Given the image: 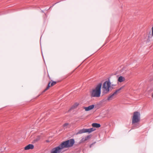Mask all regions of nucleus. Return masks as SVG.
Returning <instances> with one entry per match:
<instances>
[{"mask_svg": "<svg viewBox=\"0 0 153 153\" xmlns=\"http://www.w3.org/2000/svg\"><path fill=\"white\" fill-rule=\"evenodd\" d=\"M34 148V146L32 144H29L27 146H26L25 148L24 149L25 150H29V149H33Z\"/></svg>", "mask_w": 153, "mask_h": 153, "instance_id": "11", "label": "nucleus"}, {"mask_svg": "<svg viewBox=\"0 0 153 153\" xmlns=\"http://www.w3.org/2000/svg\"><path fill=\"white\" fill-rule=\"evenodd\" d=\"M125 80V78L124 77L121 76H120L118 79V81L120 82H121Z\"/></svg>", "mask_w": 153, "mask_h": 153, "instance_id": "12", "label": "nucleus"}, {"mask_svg": "<svg viewBox=\"0 0 153 153\" xmlns=\"http://www.w3.org/2000/svg\"><path fill=\"white\" fill-rule=\"evenodd\" d=\"M124 86L121 87L119 89L116 90L112 94H110L108 97L107 100L108 101L111 100L116 97L117 95L119 93V91L124 88Z\"/></svg>", "mask_w": 153, "mask_h": 153, "instance_id": "5", "label": "nucleus"}, {"mask_svg": "<svg viewBox=\"0 0 153 153\" xmlns=\"http://www.w3.org/2000/svg\"><path fill=\"white\" fill-rule=\"evenodd\" d=\"M94 105H92L88 107H84L83 108L85 109V111H88L94 108Z\"/></svg>", "mask_w": 153, "mask_h": 153, "instance_id": "10", "label": "nucleus"}, {"mask_svg": "<svg viewBox=\"0 0 153 153\" xmlns=\"http://www.w3.org/2000/svg\"><path fill=\"white\" fill-rule=\"evenodd\" d=\"M91 137L90 135H88L87 136L82 138L81 140H80V143H82L86 141L87 140L90 139Z\"/></svg>", "mask_w": 153, "mask_h": 153, "instance_id": "9", "label": "nucleus"}, {"mask_svg": "<svg viewBox=\"0 0 153 153\" xmlns=\"http://www.w3.org/2000/svg\"><path fill=\"white\" fill-rule=\"evenodd\" d=\"M58 82L53 81L51 84V82H49L48 83V85L46 88L43 91V92H45L49 89L50 87H52L53 85H56Z\"/></svg>", "mask_w": 153, "mask_h": 153, "instance_id": "8", "label": "nucleus"}, {"mask_svg": "<svg viewBox=\"0 0 153 153\" xmlns=\"http://www.w3.org/2000/svg\"><path fill=\"white\" fill-rule=\"evenodd\" d=\"M79 105V104L77 103H76L71 107V109H74L76 108Z\"/></svg>", "mask_w": 153, "mask_h": 153, "instance_id": "15", "label": "nucleus"}, {"mask_svg": "<svg viewBox=\"0 0 153 153\" xmlns=\"http://www.w3.org/2000/svg\"><path fill=\"white\" fill-rule=\"evenodd\" d=\"M95 130V128H92L88 129L83 128L80 129L76 133V134H80L88 132L90 133Z\"/></svg>", "mask_w": 153, "mask_h": 153, "instance_id": "6", "label": "nucleus"}, {"mask_svg": "<svg viewBox=\"0 0 153 153\" xmlns=\"http://www.w3.org/2000/svg\"><path fill=\"white\" fill-rule=\"evenodd\" d=\"M152 66H153V64L152 65Z\"/></svg>", "mask_w": 153, "mask_h": 153, "instance_id": "22", "label": "nucleus"}, {"mask_svg": "<svg viewBox=\"0 0 153 153\" xmlns=\"http://www.w3.org/2000/svg\"><path fill=\"white\" fill-rule=\"evenodd\" d=\"M74 143V140L73 139H71L62 142L61 143V146H63L64 149L70 148L73 146Z\"/></svg>", "mask_w": 153, "mask_h": 153, "instance_id": "3", "label": "nucleus"}, {"mask_svg": "<svg viewBox=\"0 0 153 153\" xmlns=\"http://www.w3.org/2000/svg\"><path fill=\"white\" fill-rule=\"evenodd\" d=\"M73 72H71V73L70 74H68L67 75H66V77L65 78H67V77H68V76H70V75H71L73 73Z\"/></svg>", "mask_w": 153, "mask_h": 153, "instance_id": "17", "label": "nucleus"}, {"mask_svg": "<svg viewBox=\"0 0 153 153\" xmlns=\"http://www.w3.org/2000/svg\"><path fill=\"white\" fill-rule=\"evenodd\" d=\"M102 85L101 83H99L97 85L95 89H93L91 92V97H98L100 96Z\"/></svg>", "mask_w": 153, "mask_h": 153, "instance_id": "1", "label": "nucleus"}, {"mask_svg": "<svg viewBox=\"0 0 153 153\" xmlns=\"http://www.w3.org/2000/svg\"><path fill=\"white\" fill-rule=\"evenodd\" d=\"M41 138V136H38L33 140V141L34 143L36 142L39 141Z\"/></svg>", "mask_w": 153, "mask_h": 153, "instance_id": "13", "label": "nucleus"}, {"mask_svg": "<svg viewBox=\"0 0 153 153\" xmlns=\"http://www.w3.org/2000/svg\"><path fill=\"white\" fill-rule=\"evenodd\" d=\"M149 38H150V36H149Z\"/></svg>", "mask_w": 153, "mask_h": 153, "instance_id": "21", "label": "nucleus"}, {"mask_svg": "<svg viewBox=\"0 0 153 153\" xmlns=\"http://www.w3.org/2000/svg\"><path fill=\"white\" fill-rule=\"evenodd\" d=\"M92 126L93 127L97 128L100 127V124L97 123H93L92 124Z\"/></svg>", "mask_w": 153, "mask_h": 153, "instance_id": "14", "label": "nucleus"}, {"mask_svg": "<svg viewBox=\"0 0 153 153\" xmlns=\"http://www.w3.org/2000/svg\"><path fill=\"white\" fill-rule=\"evenodd\" d=\"M94 144V143L92 144H91L90 146V148H91L92 146V145Z\"/></svg>", "mask_w": 153, "mask_h": 153, "instance_id": "18", "label": "nucleus"}, {"mask_svg": "<svg viewBox=\"0 0 153 153\" xmlns=\"http://www.w3.org/2000/svg\"><path fill=\"white\" fill-rule=\"evenodd\" d=\"M48 77L50 79V76H49V75H48Z\"/></svg>", "mask_w": 153, "mask_h": 153, "instance_id": "19", "label": "nucleus"}, {"mask_svg": "<svg viewBox=\"0 0 153 153\" xmlns=\"http://www.w3.org/2000/svg\"><path fill=\"white\" fill-rule=\"evenodd\" d=\"M140 112L138 111L134 112L132 118V124H135L139 122L140 121Z\"/></svg>", "mask_w": 153, "mask_h": 153, "instance_id": "4", "label": "nucleus"}, {"mask_svg": "<svg viewBox=\"0 0 153 153\" xmlns=\"http://www.w3.org/2000/svg\"><path fill=\"white\" fill-rule=\"evenodd\" d=\"M63 127L65 128H69L70 127V125L68 123H65L63 126Z\"/></svg>", "mask_w": 153, "mask_h": 153, "instance_id": "16", "label": "nucleus"}, {"mask_svg": "<svg viewBox=\"0 0 153 153\" xmlns=\"http://www.w3.org/2000/svg\"><path fill=\"white\" fill-rule=\"evenodd\" d=\"M61 144H60L58 146L53 149L51 151V153H61V150L63 149V146H62Z\"/></svg>", "mask_w": 153, "mask_h": 153, "instance_id": "7", "label": "nucleus"}, {"mask_svg": "<svg viewBox=\"0 0 153 153\" xmlns=\"http://www.w3.org/2000/svg\"><path fill=\"white\" fill-rule=\"evenodd\" d=\"M111 83L109 81H106L103 84L102 93L105 94L108 93L111 89Z\"/></svg>", "mask_w": 153, "mask_h": 153, "instance_id": "2", "label": "nucleus"}, {"mask_svg": "<svg viewBox=\"0 0 153 153\" xmlns=\"http://www.w3.org/2000/svg\"><path fill=\"white\" fill-rule=\"evenodd\" d=\"M46 142H49V141L48 140H46Z\"/></svg>", "mask_w": 153, "mask_h": 153, "instance_id": "20", "label": "nucleus"}]
</instances>
